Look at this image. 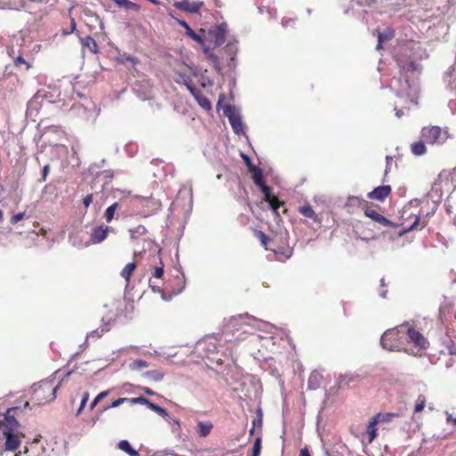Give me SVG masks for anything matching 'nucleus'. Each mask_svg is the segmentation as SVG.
<instances>
[{
  "label": "nucleus",
  "mask_w": 456,
  "mask_h": 456,
  "mask_svg": "<svg viewBox=\"0 0 456 456\" xmlns=\"http://www.w3.org/2000/svg\"><path fill=\"white\" fill-rule=\"evenodd\" d=\"M266 239H267V238H266V236H265L264 233H262V234H261V240H262V242H263L264 244H265V240H266Z\"/></svg>",
  "instance_id": "69168bd1"
},
{
  "label": "nucleus",
  "mask_w": 456,
  "mask_h": 456,
  "mask_svg": "<svg viewBox=\"0 0 456 456\" xmlns=\"http://www.w3.org/2000/svg\"><path fill=\"white\" fill-rule=\"evenodd\" d=\"M391 192V187L389 185H382L375 188L372 191L368 193V198L370 200H376L383 201Z\"/></svg>",
  "instance_id": "ddd939ff"
},
{
  "label": "nucleus",
  "mask_w": 456,
  "mask_h": 456,
  "mask_svg": "<svg viewBox=\"0 0 456 456\" xmlns=\"http://www.w3.org/2000/svg\"><path fill=\"white\" fill-rule=\"evenodd\" d=\"M262 424H263V413H262V410L258 409L257 410V418L253 420V427L249 431L250 435H252L254 433L255 428H256V427L261 428Z\"/></svg>",
  "instance_id": "e433bc0d"
},
{
  "label": "nucleus",
  "mask_w": 456,
  "mask_h": 456,
  "mask_svg": "<svg viewBox=\"0 0 456 456\" xmlns=\"http://www.w3.org/2000/svg\"><path fill=\"white\" fill-rule=\"evenodd\" d=\"M144 376L153 381H161L164 378V373L159 370H149L144 373Z\"/></svg>",
  "instance_id": "bb28decb"
},
{
  "label": "nucleus",
  "mask_w": 456,
  "mask_h": 456,
  "mask_svg": "<svg viewBox=\"0 0 456 456\" xmlns=\"http://www.w3.org/2000/svg\"><path fill=\"white\" fill-rule=\"evenodd\" d=\"M299 212L305 217L316 220V214L311 206L305 205L299 208Z\"/></svg>",
  "instance_id": "2f4dec72"
},
{
  "label": "nucleus",
  "mask_w": 456,
  "mask_h": 456,
  "mask_svg": "<svg viewBox=\"0 0 456 456\" xmlns=\"http://www.w3.org/2000/svg\"><path fill=\"white\" fill-rule=\"evenodd\" d=\"M146 232V228L142 225H138L134 229L129 230L131 239H136L137 237L143 235Z\"/></svg>",
  "instance_id": "c9c22d12"
},
{
  "label": "nucleus",
  "mask_w": 456,
  "mask_h": 456,
  "mask_svg": "<svg viewBox=\"0 0 456 456\" xmlns=\"http://www.w3.org/2000/svg\"><path fill=\"white\" fill-rule=\"evenodd\" d=\"M136 265L134 263H128L127 265H126V266L122 269L120 273L121 277L124 278L126 281H128Z\"/></svg>",
  "instance_id": "a878e982"
},
{
  "label": "nucleus",
  "mask_w": 456,
  "mask_h": 456,
  "mask_svg": "<svg viewBox=\"0 0 456 456\" xmlns=\"http://www.w3.org/2000/svg\"><path fill=\"white\" fill-rule=\"evenodd\" d=\"M177 22L179 25H181L183 28H184L185 30L190 27L189 24L183 20H177Z\"/></svg>",
  "instance_id": "13d9d810"
},
{
  "label": "nucleus",
  "mask_w": 456,
  "mask_h": 456,
  "mask_svg": "<svg viewBox=\"0 0 456 456\" xmlns=\"http://www.w3.org/2000/svg\"><path fill=\"white\" fill-rule=\"evenodd\" d=\"M405 330L406 325L403 324L396 329L387 330L380 339L382 347L388 351H400L403 346L402 339Z\"/></svg>",
  "instance_id": "f03ea898"
},
{
  "label": "nucleus",
  "mask_w": 456,
  "mask_h": 456,
  "mask_svg": "<svg viewBox=\"0 0 456 456\" xmlns=\"http://www.w3.org/2000/svg\"><path fill=\"white\" fill-rule=\"evenodd\" d=\"M164 274V268L163 266H158V267H155L154 269V273H153V276L155 278H161Z\"/></svg>",
  "instance_id": "09e8293b"
},
{
  "label": "nucleus",
  "mask_w": 456,
  "mask_h": 456,
  "mask_svg": "<svg viewBox=\"0 0 456 456\" xmlns=\"http://www.w3.org/2000/svg\"><path fill=\"white\" fill-rule=\"evenodd\" d=\"M109 394V391L106 390V391H103V392H101L94 400L93 402L91 403L90 404V410H93L95 408V406L99 403V402L101 400H102L103 398H105Z\"/></svg>",
  "instance_id": "37998d69"
},
{
  "label": "nucleus",
  "mask_w": 456,
  "mask_h": 456,
  "mask_svg": "<svg viewBox=\"0 0 456 456\" xmlns=\"http://www.w3.org/2000/svg\"><path fill=\"white\" fill-rule=\"evenodd\" d=\"M129 367L133 370H140L149 367V363L144 360L137 359L131 362Z\"/></svg>",
  "instance_id": "473e14b6"
},
{
  "label": "nucleus",
  "mask_w": 456,
  "mask_h": 456,
  "mask_svg": "<svg viewBox=\"0 0 456 456\" xmlns=\"http://www.w3.org/2000/svg\"><path fill=\"white\" fill-rule=\"evenodd\" d=\"M195 100L204 110H210L212 109L210 101L205 95H203L201 92L198 95H195Z\"/></svg>",
  "instance_id": "b1692460"
},
{
  "label": "nucleus",
  "mask_w": 456,
  "mask_h": 456,
  "mask_svg": "<svg viewBox=\"0 0 456 456\" xmlns=\"http://www.w3.org/2000/svg\"><path fill=\"white\" fill-rule=\"evenodd\" d=\"M386 294H387V290H385V289H380L379 290L380 297L385 298L386 297Z\"/></svg>",
  "instance_id": "680f3d73"
},
{
  "label": "nucleus",
  "mask_w": 456,
  "mask_h": 456,
  "mask_svg": "<svg viewBox=\"0 0 456 456\" xmlns=\"http://www.w3.org/2000/svg\"><path fill=\"white\" fill-rule=\"evenodd\" d=\"M322 381V375L317 371H313L308 379V387L310 389H316L320 387Z\"/></svg>",
  "instance_id": "6ab92c4d"
},
{
  "label": "nucleus",
  "mask_w": 456,
  "mask_h": 456,
  "mask_svg": "<svg viewBox=\"0 0 456 456\" xmlns=\"http://www.w3.org/2000/svg\"><path fill=\"white\" fill-rule=\"evenodd\" d=\"M116 4L120 7L125 8L126 10H139V5L134 3L130 2L129 0H113Z\"/></svg>",
  "instance_id": "cd10ccee"
},
{
  "label": "nucleus",
  "mask_w": 456,
  "mask_h": 456,
  "mask_svg": "<svg viewBox=\"0 0 456 456\" xmlns=\"http://www.w3.org/2000/svg\"><path fill=\"white\" fill-rule=\"evenodd\" d=\"M185 34L197 43L203 44L202 37L195 33L191 27L185 30Z\"/></svg>",
  "instance_id": "79ce46f5"
},
{
  "label": "nucleus",
  "mask_w": 456,
  "mask_h": 456,
  "mask_svg": "<svg viewBox=\"0 0 456 456\" xmlns=\"http://www.w3.org/2000/svg\"><path fill=\"white\" fill-rule=\"evenodd\" d=\"M227 24L225 22L215 26L208 30V34L216 46H220L225 42Z\"/></svg>",
  "instance_id": "1a4fd4ad"
},
{
  "label": "nucleus",
  "mask_w": 456,
  "mask_h": 456,
  "mask_svg": "<svg viewBox=\"0 0 456 456\" xmlns=\"http://www.w3.org/2000/svg\"><path fill=\"white\" fill-rule=\"evenodd\" d=\"M410 67L412 69H416V65L414 63H410Z\"/></svg>",
  "instance_id": "338daca9"
},
{
  "label": "nucleus",
  "mask_w": 456,
  "mask_h": 456,
  "mask_svg": "<svg viewBox=\"0 0 456 456\" xmlns=\"http://www.w3.org/2000/svg\"><path fill=\"white\" fill-rule=\"evenodd\" d=\"M118 202H115L112 205H110V207L107 208V209L105 210V213H104V218H105L107 223H110L113 220L115 213H116V210L118 209Z\"/></svg>",
  "instance_id": "393cba45"
},
{
  "label": "nucleus",
  "mask_w": 456,
  "mask_h": 456,
  "mask_svg": "<svg viewBox=\"0 0 456 456\" xmlns=\"http://www.w3.org/2000/svg\"><path fill=\"white\" fill-rule=\"evenodd\" d=\"M380 284H381L382 287L385 286V280H384V278H382L380 280Z\"/></svg>",
  "instance_id": "774afa93"
},
{
  "label": "nucleus",
  "mask_w": 456,
  "mask_h": 456,
  "mask_svg": "<svg viewBox=\"0 0 456 456\" xmlns=\"http://www.w3.org/2000/svg\"><path fill=\"white\" fill-rule=\"evenodd\" d=\"M379 423V421L378 419H376L375 417H373L371 419V420L369 422V425L367 426V433L369 435V442H372V440L376 437L377 436V429H376V425Z\"/></svg>",
  "instance_id": "5701e85b"
},
{
  "label": "nucleus",
  "mask_w": 456,
  "mask_h": 456,
  "mask_svg": "<svg viewBox=\"0 0 456 456\" xmlns=\"http://www.w3.org/2000/svg\"><path fill=\"white\" fill-rule=\"evenodd\" d=\"M397 95L400 97L407 96L411 98V102L417 104V102L414 101L415 96V90L411 89V86L409 84L408 80L406 79L404 84L400 86V87L397 90Z\"/></svg>",
  "instance_id": "dca6fc26"
},
{
  "label": "nucleus",
  "mask_w": 456,
  "mask_h": 456,
  "mask_svg": "<svg viewBox=\"0 0 456 456\" xmlns=\"http://www.w3.org/2000/svg\"><path fill=\"white\" fill-rule=\"evenodd\" d=\"M203 2L194 1L190 2L189 0L176 1L174 3V6L179 10L186 11L191 13H196L202 7Z\"/></svg>",
  "instance_id": "9d476101"
},
{
  "label": "nucleus",
  "mask_w": 456,
  "mask_h": 456,
  "mask_svg": "<svg viewBox=\"0 0 456 456\" xmlns=\"http://www.w3.org/2000/svg\"><path fill=\"white\" fill-rule=\"evenodd\" d=\"M229 325L234 329L236 331L241 330V333H239L236 337L238 340L243 339L241 338V334L243 333H250L252 334L253 331L258 330H263L268 333H272L273 330L274 329V326L269 322H265L260 320H256L255 318H251L248 315L246 316H238V317H232L230 319Z\"/></svg>",
  "instance_id": "f257e3e1"
},
{
  "label": "nucleus",
  "mask_w": 456,
  "mask_h": 456,
  "mask_svg": "<svg viewBox=\"0 0 456 456\" xmlns=\"http://www.w3.org/2000/svg\"><path fill=\"white\" fill-rule=\"evenodd\" d=\"M224 114L229 119L235 134H240L244 132L241 117L234 106L227 105L224 110Z\"/></svg>",
  "instance_id": "6e6552de"
},
{
  "label": "nucleus",
  "mask_w": 456,
  "mask_h": 456,
  "mask_svg": "<svg viewBox=\"0 0 456 456\" xmlns=\"http://www.w3.org/2000/svg\"><path fill=\"white\" fill-rule=\"evenodd\" d=\"M300 456H311L307 449H302L300 451Z\"/></svg>",
  "instance_id": "052dcab7"
},
{
  "label": "nucleus",
  "mask_w": 456,
  "mask_h": 456,
  "mask_svg": "<svg viewBox=\"0 0 456 456\" xmlns=\"http://www.w3.org/2000/svg\"><path fill=\"white\" fill-rule=\"evenodd\" d=\"M259 188H260L261 191L263 192V194L265 195V201L268 202L270 208L276 214L277 209L280 207V202H279L278 199L272 196L271 189L268 186H266L265 184Z\"/></svg>",
  "instance_id": "4468645a"
},
{
  "label": "nucleus",
  "mask_w": 456,
  "mask_h": 456,
  "mask_svg": "<svg viewBox=\"0 0 456 456\" xmlns=\"http://www.w3.org/2000/svg\"><path fill=\"white\" fill-rule=\"evenodd\" d=\"M446 415H447V419H446L447 423L452 424L453 426L456 427V417L455 418L452 417V415L448 412H446Z\"/></svg>",
  "instance_id": "864d4df0"
},
{
  "label": "nucleus",
  "mask_w": 456,
  "mask_h": 456,
  "mask_svg": "<svg viewBox=\"0 0 456 456\" xmlns=\"http://www.w3.org/2000/svg\"><path fill=\"white\" fill-rule=\"evenodd\" d=\"M395 110L397 118H401L404 114V111L403 110H397L396 108Z\"/></svg>",
  "instance_id": "bf43d9fd"
},
{
  "label": "nucleus",
  "mask_w": 456,
  "mask_h": 456,
  "mask_svg": "<svg viewBox=\"0 0 456 456\" xmlns=\"http://www.w3.org/2000/svg\"><path fill=\"white\" fill-rule=\"evenodd\" d=\"M15 408H10L4 413L0 414V432L4 436L19 433L20 424L12 414Z\"/></svg>",
  "instance_id": "20e7f679"
},
{
  "label": "nucleus",
  "mask_w": 456,
  "mask_h": 456,
  "mask_svg": "<svg viewBox=\"0 0 456 456\" xmlns=\"http://www.w3.org/2000/svg\"><path fill=\"white\" fill-rule=\"evenodd\" d=\"M250 172L253 174V181L256 186L261 187L265 184L263 172L260 167H252Z\"/></svg>",
  "instance_id": "aec40b11"
},
{
  "label": "nucleus",
  "mask_w": 456,
  "mask_h": 456,
  "mask_svg": "<svg viewBox=\"0 0 456 456\" xmlns=\"http://www.w3.org/2000/svg\"><path fill=\"white\" fill-rule=\"evenodd\" d=\"M399 415L397 413H390V412H387V413H379L377 414L376 416H374L376 418V419H378L380 422H388V421H391L394 418H396L398 417Z\"/></svg>",
  "instance_id": "f704fd0d"
},
{
  "label": "nucleus",
  "mask_w": 456,
  "mask_h": 456,
  "mask_svg": "<svg viewBox=\"0 0 456 456\" xmlns=\"http://www.w3.org/2000/svg\"><path fill=\"white\" fill-rule=\"evenodd\" d=\"M25 214L23 212L15 214L11 218L12 224H16L24 218Z\"/></svg>",
  "instance_id": "de8ad7c7"
},
{
  "label": "nucleus",
  "mask_w": 456,
  "mask_h": 456,
  "mask_svg": "<svg viewBox=\"0 0 456 456\" xmlns=\"http://www.w3.org/2000/svg\"><path fill=\"white\" fill-rule=\"evenodd\" d=\"M5 438L4 449L6 451L14 452L20 444L19 433L4 436Z\"/></svg>",
  "instance_id": "2eb2a0df"
},
{
  "label": "nucleus",
  "mask_w": 456,
  "mask_h": 456,
  "mask_svg": "<svg viewBox=\"0 0 456 456\" xmlns=\"http://www.w3.org/2000/svg\"><path fill=\"white\" fill-rule=\"evenodd\" d=\"M241 157H242V159H244V161H245L246 165L248 166V169H249L250 171H251V168H252V167H256V166H255V165H253V164H252V162H251V160H250V158H249L248 155H246V154H243V153H242V154H241Z\"/></svg>",
  "instance_id": "8fccbe9b"
},
{
  "label": "nucleus",
  "mask_w": 456,
  "mask_h": 456,
  "mask_svg": "<svg viewBox=\"0 0 456 456\" xmlns=\"http://www.w3.org/2000/svg\"><path fill=\"white\" fill-rule=\"evenodd\" d=\"M204 53H206L208 59L214 64L216 70L220 71V63L219 58L213 53H211L208 48H204Z\"/></svg>",
  "instance_id": "7c9ffc66"
},
{
  "label": "nucleus",
  "mask_w": 456,
  "mask_h": 456,
  "mask_svg": "<svg viewBox=\"0 0 456 456\" xmlns=\"http://www.w3.org/2000/svg\"><path fill=\"white\" fill-rule=\"evenodd\" d=\"M419 217H417L415 219V221L413 222V224L407 229V231H411L413 229H416L417 226L419 225Z\"/></svg>",
  "instance_id": "4d7b16f0"
},
{
  "label": "nucleus",
  "mask_w": 456,
  "mask_h": 456,
  "mask_svg": "<svg viewBox=\"0 0 456 456\" xmlns=\"http://www.w3.org/2000/svg\"><path fill=\"white\" fill-rule=\"evenodd\" d=\"M212 428H213V424L209 421L198 422V430L197 431H198L199 435L202 437H206L207 436H208L209 433L211 432Z\"/></svg>",
  "instance_id": "412c9836"
},
{
  "label": "nucleus",
  "mask_w": 456,
  "mask_h": 456,
  "mask_svg": "<svg viewBox=\"0 0 456 456\" xmlns=\"http://www.w3.org/2000/svg\"><path fill=\"white\" fill-rule=\"evenodd\" d=\"M411 152L416 156H421L426 152V146L423 142H417L411 145Z\"/></svg>",
  "instance_id": "c756f323"
},
{
  "label": "nucleus",
  "mask_w": 456,
  "mask_h": 456,
  "mask_svg": "<svg viewBox=\"0 0 456 456\" xmlns=\"http://www.w3.org/2000/svg\"><path fill=\"white\" fill-rule=\"evenodd\" d=\"M364 215L370 218L371 220H373L374 222L379 223L383 226H394V224L390 220L387 219L384 216L380 215L373 208H366L364 210Z\"/></svg>",
  "instance_id": "f8f14e48"
},
{
  "label": "nucleus",
  "mask_w": 456,
  "mask_h": 456,
  "mask_svg": "<svg viewBox=\"0 0 456 456\" xmlns=\"http://www.w3.org/2000/svg\"><path fill=\"white\" fill-rule=\"evenodd\" d=\"M262 448V440L260 436H257L254 442V445L252 448V455L251 456H259Z\"/></svg>",
  "instance_id": "58836bf2"
},
{
  "label": "nucleus",
  "mask_w": 456,
  "mask_h": 456,
  "mask_svg": "<svg viewBox=\"0 0 456 456\" xmlns=\"http://www.w3.org/2000/svg\"><path fill=\"white\" fill-rule=\"evenodd\" d=\"M43 97H44V96L42 95L41 92H37V93L34 95V97H33V98L28 102V108L29 110H31V109H36V108H37V104H39V100H40V99H43Z\"/></svg>",
  "instance_id": "ea45409f"
},
{
  "label": "nucleus",
  "mask_w": 456,
  "mask_h": 456,
  "mask_svg": "<svg viewBox=\"0 0 456 456\" xmlns=\"http://www.w3.org/2000/svg\"><path fill=\"white\" fill-rule=\"evenodd\" d=\"M88 398H89V394L88 392H86L82 397V400H81V403H80V405H79V408L77 409V415L80 414L81 411H83V409L85 408V406L86 405V403L88 401Z\"/></svg>",
  "instance_id": "a18cd8bd"
},
{
  "label": "nucleus",
  "mask_w": 456,
  "mask_h": 456,
  "mask_svg": "<svg viewBox=\"0 0 456 456\" xmlns=\"http://www.w3.org/2000/svg\"><path fill=\"white\" fill-rule=\"evenodd\" d=\"M128 403H130L131 404L142 403L145 404L148 407L151 403V401L143 396H140L136 398H128Z\"/></svg>",
  "instance_id": "c03bdc74"
},
{
  "label": "nucleus",
  "mask_w": 456,
  "mask_h": 456,
  "mask_svg": "<svg viewBox=\"0 0 456 456\" xmlns=\"http://www.w3.org/2000/svg\"><path fill=\"white\" fill-rule=\"evenodd\" d=\"M405 325L406 330L404 331V335H407L409 343L413 344V346L418 348V352L412 353V354L420 355L419 352L428 348L429 343L419 330L409 327L407 324Z\"/></svg>",
  "instance_id": "423d86ee"
},
{
  "label": "nucleus",
  "mask_w": 456,
  "mask_h": 456,
  "mask_svg": "<svg viewBox=\"0 0 456 456\" xmlns=\"http://www.w3.org/2000/svg\"><path fill=\"white\" fill-rule=\"evenodd\" d=\"M149 409H151V411H155L156 413L159 414L160 416L166 418V419H170V415L169 413L166 411V409L157 405V404H154L153 403L151 402L150 405L148 406Z\"/></svg>",
  "instance_id": "72a5a7b5"
},
{
  "label": "nucleus",
  "mask_w": 456,
  "mask_h": 456,
  "mask_svg": "<svg viewBox=\"0 0 456 456\" xmlns=\"http://www.w3.org/2000/svg\"><path fill=\"white\" fill-rule=\"evenodd\" d=\"M144 392H145L147 395H153V394H154V393H153L150 388H145V389H144Z\"/></svg>",
  "instance_id": "e2e57ef3"
},
{
  "label": "nucleus",
  "mask_w": 456,
  "mask_h": 456,
  "mask_svg": "<svg viewBox=\"0 0 456 456\" xmlns=\"http://www.w3.org/2000/svg\"><path fill=\"white\" fill-rule=\"evenodd\" d=\"M126 402L128 403V398H126V397L118 398V399L113 401L110 405L104 406L103 409L102 410V412L105 411H107V410H109L110 408L118 407V406H120L121 404H123L124 403H126Z\"/></svg>",
  "instance_id": "a19ab883"
},
{
  "label": "nucleus",
  "mask_w": 456,
  "mask_h": 456,
  "mask_svg": "<svg viewBox=\"0 0 456 456\" xmlns=\"http://www.w3.org/2000/svg\"><path fill=\"white\" fill-rule=\"evenodd\" d=\"M118 447L130 456H140L139 452L131 447L127 440H121L118 443Z\"/></svg>",
  "instance_id": "4be33fe9"
},
{
  "label": "nucleus",
  "mask_w": 456,
  "mask_h": 456,
  "mask_svg": "<svg viewBox=\"0 0 456 456\" xmlns=\"http://www.w3.org/2000/svg\"><path fill=\"white\" fill-rule=\"evenodd\" d=\"M422 139L430 144H443L447 139V133L439 126L424 127L421 131Z\"/></svg>",
  "instance_id": "39448f33"
},
{
  "label": "nucleus",
  "mask_w": 456,
  "mask_h": 456,
  "mask_svg": "<svg viewBox=\"0 0 456 456\" xmlns=\"http://www.w3.org/2000/svg\"><path fill=\"white\" fill-rule=\"evenodd\" d=\"M394 37V31L391 28H387L384 32L379 33L378 35V44L376 45L377 50L382 49V43L384 41L389 40Z\"/></svg>",
  "instance_id": "a211bd4d"
},
{
  "label": "nucleus",
  "mask_w": 456,
  "mask_h": 456,
  "mask_svg": "<svg viewBox=\"0 0 456 456\" xmlns=\"http://www.w3.org/2000/svg\"><path fill=\"white\" fill-rule=\"evenodd\" d=\"M290 23H294V20L292 19L283 18L281 20V25L284 28L289 27Z\"/></svg>",
  "instance_id": "6e6d98bb"
},
{
  "label": "nucleus",
  "mask_w": 456,
  "mask_h": 456,
  "mask_svg": "<svg viewBox=\"0 0 456 456\" xmlns=\"http://www.w3.org/2000/svg\"><path fill=\"white\" fill-rule=\"evenodd\" d=\"M49 171H50V166L48 164L45 165L42 169V181L46 180Z\"/></svg>",
  "instance_id": "3c124183"
},
{
  "label": "nucleus",
  "mask_w": 456,
  "mask_h": 456,
  "mask_svg": "<svg viewBox=\"0 0 456 456\" xmlns=\"http://www.w3.org/2000/svg\"><path fill=\"white\" fill-rule=\"evenodd\" d=\"M238 47L235 43H228L225 47L224 51L225 53L231 56V62L229 63V66H232V62L234 61V56L236 55Z\"/></svg>",
  "instance_id": "c85d7f7f"
},
{
  "label": "nucleus",
  "mask_w": 456,
  "mask_h": 456,
  "mask_svg": "<svg viewBox=\"0 0 456 456\" xmlns=\"http://www.w3.org/2000/svg\"><path fill=\"white\" fill-rule=\"evenodd\" d=\"M61 383L53 386L52 379L43 380L37 385H34L33 390L35 398L38 403H45L53 401L56 397V391L60 387Z\"/></svg>",
  "instance_id": "7ed1b4c3"
},
{
  "label": "nucleus",
  "mask_w": 456,
  "mask_h": 456,
  "mask_svg": "<svg viewBox=\"0 0 456 456\" xmlns=\"http://www.w3.org/2000/svg\"><path fill=\"white\" fill-rule=\"evenodd\" d=\"M149 2H151V4H155V5H159V0H148Z\"/></svg>",
  "instance_id": "0e129e2a"
},
{
  "label": "nucleus",
  "mask_w": 456,
  "mask_h": 456,
  "mask_svg": "<svg viewBox=\"0 0 456 456\" xmlns=\"http://www.w3.org/2000/svg\"><path fill=\"white\" fill-rule=\"evenodd\" d=\"M426 405V397L423 395H419L417 398L414 412H420Z\"/></svg>",
  "instance_id": "4c0bfd02"
},
{
  "label": "nucleus",
  "mask_w": 456,
  "mask_h": 456,
  "mask_svg": "<svg viewBox=\"0 0 456 456\" xmlns=\"http://www.w3.org/2000/svg\"><path fill=\"white\" fill-rule=\"evenodd\" d=\"M111 230L110 227H103L102 225L93 228L90 233L91 241L94 244L101 243L106 239L108 232Z\"/></svg>",
  "instance_id": "9b49d317"
},
{
  "label": "nucleus",
  "mask_w": 456,
  "mask_h": 456,
  "mask_svg": "<svg viewBox=\"0 0 456 456\" xmlns=\"http://www.w3.org/2000/svg\"><path fill=\"white\" fill-rule=\"evenodd\" d=\"M81 44L83 48H86L91 53H96L98 52V45L92 37L88 36L81 38Z\"/></svg>",
  "instance_id": "f3484780"
},
{
  "label": "nucleus",
  "mask_w": 456,
  "mask_h": 456,
  "mask_svg": "<svg viewBox=\"0 0 456 456\" xmlns=\"http://www.w3.org/2000/svg\"><path fill=\"white\" fill-rule=\"evenodd\" d=\"M92 201H93V195L92 194L86 195L83 200L84 206L86 208H88L90 206V204L92 203Z\"/></svg>",
  "instance_id": "603ef678"
},
{
  "label": "nucleus",
  "mask_w": 456,
  "mask_h": 456,
  "mask_svg": "<svg viewBox=\"0 0 456 456\" xmlns=\"http://www.w3.org/2000/svg\"><path fill=\"white\" fill-rule=\"evenodd\" d=\"M176 72L183 78L187 89L195 98V95H198L200 93V91L191 85V79L189 76V73L195 76L193 69L186 63H181L177 64Z\"/></svg>",
  "instance_id": "0eeeda50"
},
{
  "label": "nucleus",
  "mask_w": 456,
  "mask_h": 456,
  "mask_svg": "<svg viewBox=\"0 0 456 456\" xmlns=\"http://www.w3.org/2000/svg\"><path fill=\"white\" fill-rule=\"evenodd\" d=\"M104 332V330H102L101 331H99L98 330H94L93 332H91L87 338L89 337H96V338H100L102 337V333Z\"/></svg>",
  "instance_id": "5fc2aeb1"
},
{
  "label": "nucleus",
  "mask_w": 456,
  "mask_h": 456,
  "mask_svg": "<svg viewBox=\"0 0 456 456\" xmlns=\"http://www.w3.org/2000/svg\"><path fill=\"white\" fill-rule=\"evenodd\" d=\"M14 64H15V66H19L20 64H25L26 69H28L31 67L30 64L28 63L20 55H19L18 57H16L14 59Z\"/></svg>",
  "instance_id": "49530a36"
}]
</instances>
